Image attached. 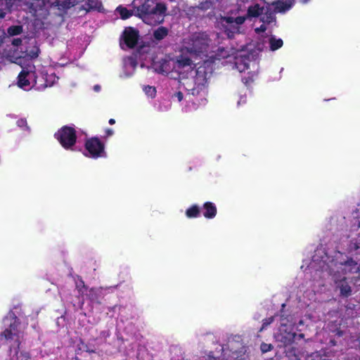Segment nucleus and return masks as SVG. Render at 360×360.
I'll list each match as a JSON object with an SVG mask.
<instances>
[{"mask_svg": "<svg viewBox=\"0 0 360 360\" xmlns=\"http://www.w3.org/2000/svg\"><path fill=\"white\" fill-rule=\"evenodd\" d=\"M152 65L160 73H176L179 79V89L186 90L193 96H199L201 101L205 99L209 73L205 70V67L198 66L194 70L191 60L183 55L175 59L165 58L159 62H153Z\"/></svg>", "mask_w": 360, "mask_h": 360, "instance_id": "f257e3e1", "label": "nucleus"}, {"mask_svg": "<svg viewBox=\"0 0 360 360\" xmlns=\"http://www.w3.org/2000/svg\"><path fill=\"white\" fill-rule=\"evenodd\" d=\"M221 43V39L218 33L198 32L184 39L181 51L204 59L202 66L209 72V76L212 72L210 63L231 56L228 50L219 46Z\"/></svg>", "mask_w": 360, "mask_h": 360, "instance_id": "f03ea898", "label": "nucleus"}, {"mask_svg": "<svg viewBox=\"0 0 360 360\" xmlns=\"http://www.w3.org/2000/svg\"><path fill=\"white\" fill-rule=\"evenodd\" d=\"M264 47L263 41L250 43L247 44L245 49L236 53L234 67L239 72L248 75V76L242 77V80L245 84H249L257 76L259 70L257 58Z\"/></svg>", "mask_w": 360, "mask_h": 360, "instance_id": "7ed1b4c3", "label": "nucleus"}, {"mask_svg": "<svg viewBox=\"0 0 360 360\" xmlns=\"http://www.w3.org/2000/svg\"><path fill=\"white\" fill-rule=\"evenodd\" d=\"M4 324L7 328L1 334V347L8 350L11 360H30L27 352L19 350L22 333L17 318L9 314L4 319Z\"/></svg>", "mask_w": 360, "mask_h": 360, "instance_id": "20e7f679", "label": "nucleus"}, {"mask_svg": "<svg viewBox=\"0 0 360 360\" xmlns=\"http://www.w3.org/2000/svg\"><path fill=\"white\" fill-rule=\"evenodd\" d=\"M133 5L136 8V13L142 20L150 25L160 24L164 21L167 8L162 3H158L155 7H151L149 0H134Z\"/></svg>", "mask_w": 360, "mask_h": 360, "instance_id": "39448f33", "label": "nucleus"}, {"mask_svg": "<svg viewBox=\"0 0 360 360\" xmlns=\"http://www.w3.org/2000/svg\"><path fill=\"white\" fill-rule=\"evenodd\" d=\"M22 70L18 75V85L24 90H30L35 88L37 90H42L47 87V82L44 77V67L41 70L35 71V67L32 65H27L24 67L22 64Z\"/></svg>", "mask_w": 360, "mask_h": 360, "instance_id": "423d86ee", "label": "nucleus"}, {"mask_svg": "<svg viewBox=\"0 0 360 360\" xmlns=\"http://www.w3.org/2000/svg\"><path fill=\"white\" fill-rule=\"evenodd\" d=\"M270 5L260 6L258 4H255L248 7V17H258L261 16V21L263 24L259 27L255 28V32L258 34L264 32L268 28L267 25H269L271 23L275 21L274 14L271 12Z\"/></svg>", "mask_w": 360, "mask_h": 360, "instance_id": "0eeeda50", "label": "nucleus"}, {"mask_svg": "<svg viewBox=\"0 0 360 360\" xmlns=\"http://www.w3.org/2000/svg\"><path fill=\"white\" fill-rule=\"evenodd\" d=\"M319 267L322 271H328V274H333L335 281L336 283L338 281V278L336 276L337 274H340V271L344 273L347 272H357L359 271V266L354 260L349 259L345 262H337L333 260L329 263H326V261H322L319 264Z\"/></svg>", "mask_w": 360, "mask_h": 360, "instance_id": "6e6552de", "label": "nucleus"}, {"mask_svg": "<svg viewBox=\"0 0 360 360\" xmlns=\"http://www.w3.org/2000/svg\"><path fill=\"white\" fill-rule=\"evenodd\" d=\"M245 15L236 18L221 17L217 22V27L230 38L240 32V25L245 22Z\"/></svg>", "mask_w": 360, "mask_h": 360, "instance_id": "1a4fd4ad", "label": "nucleus"}, {"mask_svg": "<svg viewBox=\"0 0 360 360\" xmlns=\"http://www.w3.org/2000/svg\"><path fill=\"white\" fill-rule=\"evenodd\" d=\"M83 154L86 157L93 159L105 158V145L96 137L89 139L85 142Z\"/></svg>", "mask_w": 360, "mask_h": 360, "instance_id": "9d476101", "label": "nucleus"}, {"mask_svg": "<svg viewBox=\"0 0 360 360\" xmlns=\"http://www.w3.org/2000/svg\"><path fill=\"white\" fill-rule=\"evenodd\" d=\"M55 137L65 149L75 150L74 146L76 143L77 136L73 128L63 127L55 134Z\"/></svg>", "mask_w": 360, "mask_h": 360, "instance_id": "9b49d317", "label": "nucleus"}, {"mask_svg": "<svg viewBox=\"0 0 360 360\" xmlns=\"http://www.w3.org/2000/svg\"><path fill=\"white\" fill-rule=\"evenodd\" d=\"M288 320L282 319L278 331L275 334L276 340L284 345L290 344L297 337L295 333L293 331L294 328L292 324H288Z\"/></svg>", "mask_w": 360, "mask_h": 360, "instance_id": "f8f14e48", "label": "nucleus"}, {"mask_svg": "<svg viewBox=\"0 0 360 360\" xmlns=\"http://www.w3.org/2000/svg\"><path fill=\"white\" fill-rule=\"evenodd\" d=\"M77 0H37V4L46 8L56 7L60 11L75 6Z\"/></svg>", "mask_w": 360, "mask_h": 360, "instance_id": "ddd939ff", "label": "nucleus"}, {"mask_svg": "<svg viewBox=\"0 0 360 360\" xmlns=\"http://www.w3.org/2000/svg\"><path fill=\"white\" fill-rule=\"evenodd\" d=\"M139 37V32L136 30L132 27L125 28L122 35L121 46L122 49H124V46L127 48L134 47L136 44Z\"/></svg>", "mask_w": 360, "mask_h": 360, "instance_id": "4468645a", "label": "nucleus"}, {"mask_svg": "<svg viewBox=\"0 0 360 360\" xmlns=\"http://www.w3.org/2000/svg\"><path fill=\"white\" fill-rule=\"evenodd\" d=\"M137 62L133 57H127L123 60V66L120 77L122 79H127L133 76L135 72Z\"/></svg>", "mask_w": 360, "mask_h": 360, "instance_id": "2eb2a0df", "label": "nucleus"}, {"mask_svg": "<svg viewBox=\"0 0 360 360\" xmlns=\"http://www.w3.org/2000/svg\"><path fill=\"white\" fill-rule=\"evenodd\" d=\"M293 5L292 0H279L272 4L271 6L274 8L275 12L285 13L290 10Z\"/></svg>", "mask_w": 360, "mask_h": 360, "instance_id": "dca6fc26", "label": "nucleus"}, {"mask_svg": "<svg viewBox=\"0 0 360 360\" xmlns=\"http://www.w3.org/2000/svg\"><path fill=\"white\" fill-rule=\"evenodd\" d=\"M202 212L206 219H213L217 215V210L213 202H206L203 204Z\"/></svg>", "mask_w": 360, "mask_h": 360, "instance_id": "f3484780", "label": "nucleus"}, {"mask_svg": "<svg viewBox=\"0 0 360 360\" xmlns=\"http://www.w3.org/2000/svg\"><path fill=\"white\" fill-rule=\"evenodd\" d=\"M353 217L355 219V223H358L359 229V237L355 243L352 242L350 245L351 250H360V205H358L356 212L353 214Z\"/></svg>", "mask_w": 360, "mask_h": 360, "instance_id": "a211bd4d", "label": "nucleus"}, {"mask_svg": "<svg viewBox=\"0 0 360 360\" xmlns=\"http://www.w3.org/2000/svg\"><path fill=\"white\" fill-rule=\"evenodd\" d=\"M17 0H0V18L5 17L6 12L12 7ZM26 3L27 0H18Z\"/></svg>", "mask_w": 360, "mask_h": 360, "instance_id": "6ab92c4d", "label": "nucleus"}, {"mask_svg": "<svg viewBox=\"0 0 360 360\" xmlns=\"http://www.w3.org/2000/svg\"><path fill=\"white\" fill-rule=\"evenodd\" d=\"M44 77L47 82V87L53 86L58 79V77L55 75L53 68L44 67Z\"/></svg>", "mask_w": 360, "mask_h": 360, "instance_id": "aec40b11", "label": "nucleus"}, {"mask_svg": "<svg viewBox=\"0 0 360 360\" xmlns=\"http://www.w3.org/2000/svg\"><path fill=\"white\" fill-rule=\"evenodd\" d=\"M133 10L129 11L127 8L122 7V6H118L116 9V11L120 13L121 18L122 19H127L129 17H131L132 15L139 16L137 13H136V8H134V5L132 4Z\"/></svg>", "mask_w": 360, "mask_h": 360, "instance_id": "412c9836", "label": "nucleus"}, {"mask_svg": "<svg viewBox=\"0 0 360 360\" xmlns=\"http://www.w3.org/2000/svg\"><path fill=\"white\" fill-rule=\"evenodd\" d=\"M270 50L275 51L281 48L283 45V40L280 38H276L275 36H271L269 39Z\"/></svg>", "mask_w": 360, "mask_h": 360, "instance_id": "4be33fe9", "label": "nucleus"}, {"mask_svg": "<svg viewBox=\"0 0 360 360\" xmlns=\"http://www.w3.org/2000/svg\"><path fill=\"white\" fill-rule=\"evenodd\" d=\"M31 47H29L26 49V56L30 58H35L39 55V48L36 45L35 40H33L31 42Z\"/></svg>", "mask_w": 360, "mask_h": 360, "instance_id": "5701e85b", "label": "nucleus"}, {"mask_svg": "<svg viewBox=\"0 0 360 360\" xmlns=\"http://www.w3.org/2000/svg\"><path fill=\"white\" fill-rule=\"evenodd\" d=\"M200 207L196 205H193L186 210V216L188 218H196L200 216Z\"/></svg>", "mask_w": 360, "mask_h": 360, "instance_id": "b1692460", "label": "nucleus"}, {"mask_svg": "<svg viewBox=\"0 0 360 360\" xmlns=\"http://www.w3.org/2000/svg\"><path fill=\"white\" fill-rule=\"evenodd\" d=\"M168 34V30L165 27H160L153 32V37L156 40L164 39Z\"/></svg>", "mask_w": 360, "mask_h": 360, "instance_id": "393cba45", "label": "nucleus"}, {"mask_svg": "<svg viewBox=\"0 0 360 360\" xmlns=\"http://www.w3.org/2000/svg\"><path fill=\"white\" fill-rule=\"evenodd\" d=\"M340 283H338V287L340 289V292L342 295L347 296L349 295L351 292V288L348 285V284L345 281V278L343 279H340Z\"/></svg>", "mask_w": 360, "mask_h": 360, "instance_id": "a878e982", "label": "nucleus"}, {"mask_svg": "<svg viewBox=\"0 0 360 360\" xmlns=\"http://www.w3.org/2000/svg\"><path fill=\"white\" fill-rule=\"evenodd\" d=\"M143 91L145 93V94L149 97V98H155L156 96V89L155 86H143Z\"/></svg>", "mask_w": 360, "mask_h": 360, "instance_id": "bb28decb", "label": "nucleus"}, {"mask_svg": "<svg viewBox=\"0 0 360 360\" xmlns=\"http://www.w3.org/2000/svg\"><path fill=\"white\" fill-rule=\"evenodd\" d=\"M86 4L89 9H97L101 6L99 0H86Z\"/></svg>", "mask_w": 360, "mask_h": 360, "instance_id": "cd10ccee", "label": "nucleus"}, {"mask_svg": "<svg viewBox=\"0 0 360 360\" xmlns=\"http://www.w3.org/2000/svg\"><path fill=\"white\" fill-rule=\"evenodd\" d=\"M77 354H79V352H93V350L91 349H89L87 347V345L84 342H82V340H79V343L77 344Z\"/></svg>", "mask_w": 360, "mask_h": 360, "instance_id": "c85d7f7f", "label": "nucleus"}, {"mask_svg": "<svg viewBox=\"0 0 360 360\" xmlns=\"http://www.w3.org/2000/svg\"><path fill=\"white\" fill-rule=\"evenodd\" d=\"M22 31V27L20 26H13L8 28V32L11 35H17L20 34Z\"/></svg>", "mask_w": 360, "mask_h": 360, "instance_id": "c756f323", "label": "nucleus"}, {"mask_svg": "<svg viewBox=\"0 0 360 360\" xmlns=\"http://www.w3.org/2000/svg\"><path fill=\"white\" fill-rule=\"evenodd\" d=\"M212 5V0L206 1L205 3L202 2L200 4L198 8L202 10H206L211 7Z\"/></svg>", "mask_w": 360, "mask_h": 360, "instance_id": "7c9ffc66", "label": "nucleus"}, {"mask_svg": "<svg viewBox=\"0 0 360 360\" xmlns=\"http://www.w3.org/2000/svg\"><path fill=\"white\" fill-rule=\"evenodd\" d=\"M246 103V94H240L239 95V99L237 101L238 106H240Z\"/></svg>", "mask_w": 360, "mask_h": 360, "instance_id": "2f4dec72", "label": "nucleus"}, {"mask_svg": "<svg viewBox=\"0 0 360 360\" xmlns=\"http://www.w3.org/2000/svg\"><path fill=\"white\" fill-rule=\"evenodd\" d=\"M17 125L19 127H21V128L26 127H27V122L24 119H20V120H18Z\"/></svg>", "mask_w": 360, "mask_h": 360, "instance_id": "473e14b6", "label": "nucleus"}, {"mask_svg": "<svg viewBox=\"0 0 360 360\" xmlns=\"http://www.w3.org/2000/svg\"><path fill=\"white\" fill-rule=\"evenodd\" d=\"M273 319H274L273 317H271V318H269V319L264 320L261 330H263L264 328H265L266 326L269 325L273 321Z\"/></svg>", "mask_w": 360, "mask_h": 360, "instance_id": "72a5a7b5", "label": "nucleus"}, {"mask_svg": "<svg viewBox=\"0 0 360 360\" xmlns=\"http://www.w3.org/2000/svg\"><path fill=\"white\" fill-rule=\"evenodd\" d=\"M271 345L262 344L261 346V349L263 352H266L269 351L271 349Z\"/></svg>", "mask_w": 360, "mask_h": 360, "instance_id": "f704fd0d", "label": "nucleus"}, {"mask_svg": "<svg viewBox=\"0 0 360 360\" xmlns=\"http://www.w3.org/2000/svg\"><path fill=\"white\" fill-rule=\"evenodd\" d=\"M174 98H176L178 101H181L183 99V93L181 91H178L174 94Z\"/></svg>", "mask_w": 360, "mask_h": 360, "instance_id": "c9c22d12", "label": "nucleus"}, {"mask_svg": "<svg viewBox=\"0 0 360 360\" xmlns=\"http://www.w3.org/2000/svg\"><path fill=\"white\" fill-rule=\"evenodd\" d=\"M105 134L107 136H110L113 134V130L111 129H108L105 130Z\"/></svg>", "mask_w": 360, "mask_h": 360, "instance_id": "e433bc0d", "label": "nucleus"}, {"mask_svg": "<svg viewBox=\"0 0 360 360\" xmlns=\"http://www.w3.org/2000/svg\"><path fill=\"white\" fill-rule=\"evenodd\" d=\"M94 90L95 91H99L101 90V86H100L99 85H98V84H97V85H95V86H94Z\"/></svg>", "mask_w": 360, "mask_h": 360, "instance_id": "4c0bfd02", "label": "nucleus"}, {"mask_svg": "<svg viewBox=\"0 0 360 360\" xmlns=\"http://www.w3.org/2000/svg\"><path fill=\"white\" fill-rule=\"evenodd\" d=\"M315 262H316V259L314 258L313 262L311 263L310 268L313 269V268L316 267Z\"/></svg>", "mask_w": 360, "mask_h": 360, "instance_id": "58836bf2", "label": "nucleus"}, {"mask_svg": "<svg viewBox=\"0 0 360 360\" xmlns=\"http://www.w3.org/2000/svg\"><path fill=\"white\" fill-rule=\"evenodd\" d=\"M115 121L114 119H110V120H109L110 124H115Z\"/></svg>", "mask_w": 360, "mask_h": 360, "instance_id": "ea45409f", "label": "nucleus"}, {"mask_svg": "<svg viewBox=\"0 0 360 360\" xmlns=\"http://www.w3.org/2000/svg\"><path fill=\"white\" fill-rule=\"evenodd\" d=\"M309 0H300V1L302 3V4H307L309 2Z\"/></svg>", "mask_w": 360, "mask_h": 360, "instance_id": "a19ab883", "label": "nucleus"}, {"mask_svg": "<svg viewBox=\"0 0 360 360\" xmlns=\"http://www.w3.org/2000/svg\"><path fill=\"white\" fill-rule=\"evenodd\" d=\"M141 66L142 68H143V67H147V68H148V65H146L145 63H142Z\"/></svg>", "mask_w": 360, "mask_h": 360, "instance_id": "79ce46f5", "label": "nucleus"}, {"mask_svg": "<svg viewBox=\"0 0 360 360\" xmlns=\"http://www.w3.org/2000/svg\"><path fill=\"white\" fill-rule=\"evenodd\" d=\"M303 336H304V335H303V334H300V335H298V338H303Z\"/></svg>", "mask_w": 360, "mask_h": 360, "instance_id": "37998d69", "label": "nucleus"}, {"mask_svg": "<svg viewBox=\"0 0 360 360\" xmlns=\"http://www.w3.org/2000/svg\"><path fill=\"white\" fill-rule=\"evenodd\" d=\"M340 256H342L340 253L337 254L336 257H338Z\"/></svg>", "mask_w": 360, "mask_h": 360, "instance_id": "c03bdc74", "label": "nucleus"}, {"mask_svg": "<svg viewBox=\"0 0 360 360\" xmlns=\"http://www.w3.org/2000/svg\"><path fill=\"white\" fill-rule=\"evenodd\" d=\"M17 42H18V40H16V39H15V40H14V44H18V43H17Z\"/></svg>", "mask_w": 360, "mask_h": 360, "instance_id": "a18cd8bd", "label": "nucleus"}, {"mask_svg": "<svg viewBox=\"0 0 360 360\" xmlns=\"http://www.w3.org/2000/svg\"><path fill=\"white\" fill-rule=\"evenodd\" d=\"M303 323L302 321H300V325H302Z\"/></svg>", "mask_w": 360, "mask_h": 360, "instance_id": "49530a36", "label": "nucleus"}]
</instances>
